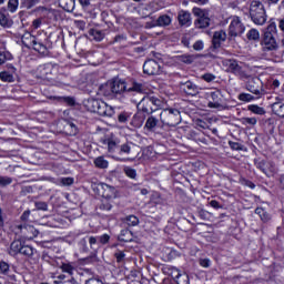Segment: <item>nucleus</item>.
Here are the masks:
<instances>
[{"instance_id": "nucleus-1", "label": "nucleus", "mask_w": 284, "mask_h": 284, "mask_svg": "<svg viewBox=\"0 0 284 284\" xmlns=\"http://www.w3.org/2000/svg\"><path fill=\"white\" fill-rule=\"evenodd\" d=\"M263 52H274L278 50V42H276V23H271L264 31L261 41Z\"/></svg>"}, {"instance_id": "nucleus-2", "label": "nucleus", "mask_w": 284, "mask_h": 284, "mask_svg": "<svg viewBox=\"0 0 284 284\" xmlns=\"http://www.w3.org/2000/svg\"><path fill=\"white\" fill-rule=\"evenodd\" d=\"M250 17L251 21L255 26H265L267 22V12L265 11V4L260 0H253L250 4Z\"/></svg>"}, {"instance_id": "nucleus-3", "label": "nucleus", "mask_w": 284, "mask_h": 284, "mask_svg": "<svg viewBox=\"0 0 284 284\" xmlns=\"http://www.w3.org/2000/svg\"><path fill=\"white\" fill-rule=\"evenodd\" d=\"M8 254L10 256H27V258H30V256H34V247L26 244V242L21 240H14L11 242Z\"/></svg>"}, {"instance_id": "nucleus-4", "label": "nucleus", "mask_w": 284, "mask_h": 284, "mask_svg": "<svg viewBox=\"0 0 284 284\" xmlns=\"http://www.w3.org/2000/svg\"><path fill=\"white\" fill-rule=\"evenodd\" d=\"M111 85L114 94H122V92H136L141 94L143 92V84L133 81L131 87H128L125 82L121 80H111Z\"/></svg>"}, {"instance_id": "nucleus-5", "label": "nucleus", "mask_w": 284, "mask_h": 284, "mask_svg": "<svg viewBox=\"0 0 284 284\" xmlns=\"http://www.w3.org/2000/svg\"><path fill=\"white\" fill-rule=\"evenodd\" d=\"M160 121L163 125H169V128H176L181 123V111L179 109H165L160 114Z\"/></svg>"}, {"instance_id": "nucleus-6", "label": "nucleus", "mask_w": 284, "mask_h": 284, "mask_svg": "<svg viewBox=\"0 0 284 284\" xmlns=\"http://www.w3.org/2000/svg\"><path fill=\"white\" fill-rule=\"evenodd\" d=\"M244 79H247L245 83L246 90L251 92V94H254L256 99H261V97L265 94V90L263 89V81H261L258 77L247 75V78Z\"/></svg>"}, {"instance_id": "nucleus-7", "label": "nucleus", "mask_w": 284, "mask_h": 284, "mask_svg": "<svg viewBox=\"0 0 284 284\" xmlns=\"http://www.w3.org/2000/svg\"><path fill=\"white\" fill-rule=\"evenodd\" d=\"M222 65L226 68V72H231V74H235V77H240V79H247V72L243 70V67L239 61L234 59H225L222 61Z\"/></svg>"}, {"instance_id": "nucleus-8", "label": "nucleus", "mask_w": 284, "mask_h": 284, "mask_svg": "<svg viewBox=\"0 0 284 284\" xmlns=\"http://www.w3.org/2000/svg\"><path fill=\"white\" fill-rule=\"evenodd\" d=\"M206 99L209 100L207 108L219 110L223 108V94L220 90L211 91L206 93Z\"/></svg>"}, {"instance_id": "nucleus-9", "label": "nucleus", "mask_w": 284, "mask_h": 284, "mask_svg": "<svg viewBox=\"0 0 284 284\" xmlns=\"http://www.w3.org/2000/svg\"><path fill=\"white\" fill-rule=\"evenodd\" d=\"M243 32H245V26H243L239 17H233L229 27L230 38L235 39V37H241Z\"/></svg>"}, {"instance_id": "nucleus-10", "label": "nucleus", "mask_w": 284, "mask_h": 284, "mask_svg": "<svg viewBox=\"0 0 284 284\" xmlns=\"http://www.w3.org/2000/svg\"><path fill=\"white\" fill-rule=\"evenodd\" d=\"M98 194L102 196V199L112 200L116 199V189L106 183L100 182L97 186Z\"/></svg>"}, {"instance_id": "nucleus-11", "label": "nucleus", "mask_w": 284, "mask_h": 284, "mask_svg": "<svg viewBox=\"0 0 284 284\" xmlns=\"http://www.w3.org/2000/svg\"><path fill=\"white\" fill-rule=\"evenodd\" d=\"M54 70H57V67L52 63L42 64L37 69V77L44 81L50 80Z\"/></svg>"}, {"instance_id": "nucleus-12", "label": "nucleus", "mask_w": 284, "mask_h": 284, "mask_svg": "<svg viewBox=\"0 0 284 284\" xmlns=\"http://www.w3.org/2000/svg\"><path fill=\"white\" fill-rule=\"evenodd\" d=\"M172 23V18L168 14L160 16L156 20H151L145 22V28H156L159 26L160 28H165Z\"/></svg>"}, {"instance_id": "nucleus-13", "label": "nucleus", "mask_w": 284, "mask_h": 284, "mask_svg": "<svg viewBox=\"0 0 284 284\" xmlns=\"http://www.w3.org/2000/svg\"><path fill=\"white\" fill-rule=\"evenodd\" d=\"M180 90L182 92L186 93L187 97H196L200 92V88L192 81H186V82H180L179 84Z\"/></svg>"}, {"instance_id": "nucleus-14", "label": "nucleus", "mask_w": 284, "mask_h": 284, "mask_svg": "<svg viewBox=\"0 0 284 284\" xmlns=\"http://www.w3.org/2000/svg\"><path fill=\"white\" fill-rule=\"evenodd\" d=\"M31 43L33 50L41 54V57H48V54H50V50L48 49V44H45V42L37 39L36 37H31Z\"/></svg>"}, {"instance_id": "nucleus-15", "label": "nucleus", "mask_w": 284, "mask_h": 284, "mask_svg": "<svg viewBox=\"0 0 284 284\" xmlns=\"http://www.w3.org/2000/svg\"><path fill=\"white\" fill-rule=\"evenodd\" d=\"M143 101L146 105H150V103H152V105H154V108H151V113L156 112V110H159V108H161V101L159 100V98L154 97V94H152V93L149 94V93L144 92ZM143 112L150 113V111H148V108H144Z\"/></svg>"}, {"instance_id": "nucleus-16", "label": "nucleus", "mask_w": 284, "mask_h": 284, "mask_svg": "<svg viewBox=\"0 0 284 284\" xmlns=\"http://www.w3.org/2000/svg\"><path fill=\"white\" fill-rule=\"evenodd\" d=\"M143 72L144 74L154 75L161 72V65L155 60L149 59L143 64Z\"/></svg>"}, {"instance_id": "nucleus-17", "label": "nucleus", "mask_w": 284, "mask_h": 284, "mask_svg": "<svg viewBox=\"0 0 284 284\" xmlns=\"http://www.w3.org/2000/svg\"><path fill=\"white\" fill-rule=\"evenodd\" d=\"M18 230L26 239H36L39 236V230L32 225H18Z\"/></svg>"}, {"instance_id": "nucleus-18", "label": "nucleus", "mask_w": 284, "mask_h": 284, "mask_svg": "<svg viewBox=\"0 0 284 284\" xmlns=\"http://www.w3.org/2000/svg\"><path fill=\"white\" fill-rule=\"evenodd\" d=\"M187 139L191 141H195L199 145H207V138H205V133L201 131H190L187 133Z\"/></svg>"}, {"instance_id": "nucleus-19", "label": "nucleus", "mask_w": 284, "mask_h": 284, "mask_svg": "<svg viewBox=\"0 0 284 284\" xmlns=\"http://www.w3.org/2000/svg\"><path fill=\"white\" fill-rule=\"evenodd\" d=\"M100 116H114V108L108 105V103L100 101L98 105V111L95 112Z\"/></svg>"}, {"instance_id": "nucleus-20", "label": "nucleus", "mask_w": 284, "mask_h": 284, "mask_svg": "<svg viewBox=\"0 0 284 284\" xmlns=\"http://www.w3.org/2000/svg\"><path fill=\"white\" fill-rule=\"evenodd\" d=\"M225 39H227V33H225V31L223 30L215 31L212 39L213 48L215 50L221 48V43H223Z\"/></svg>"}, {"instance_id": "nucleus-21", "label": "nucleus", "mask_w": 284, "mask_h": 284, "mask_svg": "<svg viewBox=\"0 0 284 284\" xmlns=\"http://www.w3.org/2000/svg\"><path fill=\"white\" fill-rule=\"evenodd\" d=\"M99 94H102V97H109L110 99H112V97H114V92L112 89V81H108L104 84H101L99 87Z\"/></svg>"}, {"instance_id": "nucleus-22", "label": "nucleus", "mask_w": 284, "mask_h": 284, "mask_svg": "<svg viewBox=\"0 0 284 284\" xmlns=\"http://www.w3.org/2000/svg\"><path fill=\"white\" fill-rule=\"evenodd\" d=\"M131 125H133V128H142L143 125V110H141V103L138 104V112L133 115Z\"/></svg>"}, {"instance_id": "nucleus-23", "label": "nucleus", "mask_w": 284, "mask_h": 284, "mask_svg": "<svg viewBox=\"0 0 284 284\" xmlns=\"http://www.w3.org/2000/svg\"><path fill=\"white\" fill-rule=\"evenodd\" d=\"M178 21L180 26L190 27L192 24V16L187 11H180L178 16Z\"/></svg>"}, {"instance_id": "nucleus-24", "label": "nucleus", "mask_w": 284, "mask_h": 284, "mask_svg": "<svg viewBox=\"0 0 284 284\" xmlns=\"http://www.w3.org/2000/svg\"><path fill=\"white\" fill-rule=\"evenodd\" d=\"M14 21L10 18V14L6 11H0V26L1 28H12Z\"/></svg>"}, {"instance_id": "nucleus-25", "label": "nucleus", "mask_w": 284, "mask_h": 284, "mask_svg": "<svg viewBox=\"0 0 284 284\" xmlns=\"http://www.w3.org/2000/svg\"><path fill=\"white\" fill-rule=\"evenodd\" d=\"M156 125H159V118L154 115H149L144 125L146 131L154 132L156 130Z\"/></svg>"}, {"instance_id": "nucleus-26", "label": "nucleus", "mask_w": 284, "mask_h": 284, "mask_svg": "<svg viewBox=\"0 0 284 284\" xmlns=\"http://www.w3.org/2000/svg\"><path fill=\"white\" fill-rule=\"evenodd\" d=\"M211 19L207 16H204L202 18H197L194 21V26L197 30H204L205 28H210Z\"/></svg>"}, {"instance_id": "nucleus-27", "label": "nucleus", "mask_w": 284, "mask_h": 284, "mask_svg": "<svg viewBox=\"0 0 284 284\" xmlns=\"http://www.w3.org/2000/svg\"><path fill=\"white\" fill-rule=\"evenodd\" d=\"M58 3L65 12H74L75 0H58Z\"/></svg>"}, {"instance_id": "nucleus-28", "label": "nucleus", "mask_w": 284, "mask_h": 284, "mask_svg": "<svg viewBox=\"0 0 284 284\" xmlns=\"http://www.w3.org/2000/svg\"><path fill=\"white\" fill-rule=\"evenodd\" d=\"M101 103V100H97L94 98L88 99L85 102V108L89 110V112H94L99 110V105Z\"/></svg>"}, {"instance_id": "nucleus-29", "label": "nucleus", "mask_w": 284, "mask_h": 284, "mask_svg": "<svg viewBox=\"0 0 284 284\" xmlns=\"http://www.w3.org/2000/svg\"><path fill=\"white\" fill-rule=\"evenodd\" d=\"M39 3H41V0H20V8L22 10H32Z\"/></svg>"}, {"instance_id": "nucleus-30", "label": "nucleus", "mask_w": 284, "mask_h": 284, "mask_svg": "<svg viewBox=\"0 0 284 284\" xmlns=\"http://www.w3.org/2000/svg\"><path fill=\"white\" fill-rule=\"evenodd\" d=\"M132 239H133L132 231L128 229L122 230L119 235V241H121L122 243H130Z\"/></svg>"}, {"instance_id": "nucleus-31", "label": "nucleus", "mask_w": 284, "mask_h": 284, "mask_svg": "<svg viewBox=\"0 0 284 284\" xmlns=\"http://www.w3.org/2000/svg\"><path fill=\"white\" fill-rule=\"evenodd\" d=\"M89 34L93 37L94 41H103L105 39V33L99 29H91Z\"/></svg>"}, {"instance_id": "nucleus-32", "label": "nucleus", "mask_w": 284, "mask_h": 284, "mask_svg": "<svg viewBox=\"0 0 284 284\" xmlns=\"http://www.w3.org/2000/svg\"><path fill=\"white\" fill-rule=\"evenodd\" d=\"M98 210H100V212H110V210H112V200L102 199Z\"/></svg>"}, {"instance_id": "nucleus-33", "label": "nucleus", "mask_w": 284, "mask_h": 284, "mask_svg": "<svg viewBox=\"0 0 284 284\" xmlns=\"http://www.w3.org/2000/svg\"><path fill=\"white\" fill-rule=\"evenodd\" d=\"M94 165H95V168H99L100 170H106V168H108V165H110V163L108 162V160H105V158L98 156L94 160Z\"/></svg>"}, {"instance_id": "nucleus-34", "label": "nucleus", "mask_w": 284, "mask_h": 284, "mask_svg": "<svg viewBox=\"0 0 284 284\" xmlns=\"http://www.w3.org/2000/svg\"><path fill=\"white\" fill-rule=\"evenodd\" d=\"M255 214L260 215V219H261V221H263V223H267V221H270V219H272L270 216V213H267L265 211V209H263V207H256L255 209Z\"/></svg>"}, {"instance_id": "nucleus-35", "label": "nucleus", "mask_w": 284, "mask_h": 284, "mask_svg": "<svg viewBox=\"0 0 284 284\" xmlns=\"http://www.w3.org/2000/svg\"><path fill=\"white\" fill-rule=\"evenodd\" d=\"M60 270L65 274H69V276L74 275V265H72V263H62Z\"/></svg>"}, {"instance_id": "nucleus-36", "label": "nucleus", "mask_w": 284, "mask_h": 284, "mask_svg": "<svg viewBox=\"0 0 284 284\" xmlns=\"http://www.w3.org/2000/svg\"><path fill=\"white\" fill-rule=\"evenodd\" d=\"M0 79L4 81V83H14V75L8 71L0 72Z\"/></svg>"}, {"instance_id": "nucleus-37", "label": "nucleus", "mask_w": 284, "mask_h": 284, "mask_svg": "<svg viewBox=\"0 0 284 284\" xmlns=\"http://www.w3.org/2000/svg\"><path fill=\"white\" fill-rule=\"evenodd\" d=\"M248 41H258L261 39V33H258V30L251 29L246 34Z\"/></svg>"}, {"instance_id": "nucleus-38", "label": "nucleus", "mask_w": 284, "mask_h": 284, "mask_svg": "<svg viewBox=\"0 0 284 284\" xmlns=\"http://www.w3.org/2000/svg\"><path fill=\"white\" fill-rule=\"evenodd\" d=\"M12 53H10L9 51H0V65H3L6 61H12Z\"/></svg>"}, {"instance_id": "nucleus-39", "label": "nucleus", "mask_w": 284, "mask_h": 284, "mask_svg": "<svg viewBox=\"0 0 284 284\" xmlns=\"http://www.w3.org/2000/svg\"><path fill=\"white\" fill-rule=\"evenodd\" d=\"M247 110H250V112H253V114H260V115L265 114V109H263V106H258L256 104L248 105Z\"/></svg>"}, {"instance_id": "nucleus-40", "label": "nucleus", "mask_w": 284, "mask_h": 284, "mask_svg": "<svg viewBox=\"0 0 284 284\" xmlns=\"http://www.w3.org/2000/svg\"><path fill=\"white\" fill-rule=\"evenodd\" d=\"M237 99L239 101H243L244 103H250L251 101H254V99L256 98L250 93H240Z\"/></svg>"}, {"instance_id": "nucleus-41", "label": "nucleus", "mask_w": 284, "mask_h": 284, "mask_svg": "<svg viewBox=\"0 0 284 284\" xmlns=\"http://www.w3.org/2000/svg\"><path fill=\"white\" fill-rule=\"evenodd\" d=\"M124 223H126V225H139V217L135 215H128L126 217H124Z\"/></svg>"}, {"instance_id": "nucleus-42", "label": "nucleus", "mask_w": 284, "mask_h": 284, "mask_svg": "<svg viewBox=\"0 0 284 284\" xmlns=\"http://www.w3.org/2000/svg\"><path fill=\"white\" fill-rule=\"evenodd\" d=\"M89 245H90L91 250H93V252H97V250H99V245H100L99 237L90 236Z\"/></svg>"}, {"instance_id": "nucleus-43", "label": "nucleus", "mask_w": 284, "mask_h": 284, "mask_svg": "<svg viewBox=\"0 0 284 284\" xmlns=\"http://www.w3.org/2000/svg\"><path fill=\"white\" fill-rule=\"evenodd\" d=\"M10 273V264L4 261H0V274L7 276Z\"/></svg>"}, {"instance_id": "nucleus-44", "label": "nucleus", "mask_w": 284, "mask_h": 284, "mask_svg": "<svg viewBox=\"0 0 284 284\" xmlns=\"http://www.w3.org/2000/svg\"><path fill=\"white\" fill-rule=\"evenodd\" d=\"M11 183L12 178L0 175V187H8V185H11Z\"/></svg>"}, {"instance_id": "nucleus-45", "label": "nucleus", "mask_w": 284, "mask_h": 284, "mask_svg": "<svg viewBox=\"0 0 284 284\" xmlns=\"http://www.w3.org/2000/svg\"><path fill=\"white\" fill-rule=\"evenodd\" d=\"M17 8H19V0H9L8 2L9 12H17Z\"/></svg>"}, {"instance_id": "nucleus-46", "label": "nucleus", "mask_w": 284, "mask_h": 284, "mask_svg": "<svg viewBox=\"0 0 284 284\" xmlns=\"http://www.w3.org/2000/svg\"><path fill=\"white\" fill-rule=\"evenodd\" d=\"M124 173L126 174V176H129V179H136V170L130 166L124 168Z\"/></svg>"}, {"instance_id": "nucleus-47", "label": "nucleus", "mask_w": 284, "mask_h": 284, "mask_svg": "<svg viewBox=\"0 0 284 284\" xmlns=\"http://www.w3.org/2000/svg\"><path fill=\"white\" fill-rule=\"evenodd\" d=\"M241 121L243 125H256L257 123L256 118H242Z\"/></svg>"}, {"instance_id": "nucleus-48", "label": "nucleus", "mask_w": 284, "mask_h": 284, "mask_svg": "<svg viewBox=\"0 0 284 284\" xmlns=\"http://www.w3.org/2000/svg\"><path fill=\"white\" fill-rule=\"evenodd\" d=\"M192 12H193V14L195 16V17H197V19H201V18H203V17H207L206 14H205V10H203V9H201V8H193V10H192Z\"/></svg>"}, {"instance_id": "nucleus-49", "label": "nucleus", "mask_w": 284, "mask_h": 284, "mask_svg": "<svg viewBox=\"0 0 284 284\" xmlns=\"http://www.w3.org/2000/svg\"><path fill=\"white\" fill-rule=\"evenodd\" d=\"M98 242L100 243V245H108V243H110V235L103 234L98 236Z\"/></svg>"}, {"instance_id": "nucleus-50", "label": "nucleus", "mask_w": 284, "mask_h": 284, "mask_svg": "<svg viewBox=\"0 0 284 284\" xmlns=\"http://www.w3.org/2000/svg\"><path fill=\"white\" fill-rule=\"evenodd\" d=\"M131 150L130 143H124L120 146V154H130Z\"/></svg>"}, {"instance_id": "nucleus-51", "label": "nucleus", "mask_w": 284, "mask_h": 284, "mask_svg": "<svg viewBox=\"0 0 284 284\" xmlns=\"http://www.w3.org/2000/svg\"><path fill=\"white\" fill-rule=\"evenodd\" d=\"M106 145H108L109 152H114V150H116V142L114 140L108 139Z\"/></svg>"}, {"instance_id": "nucleus-52", "label": "nucleus", "mask_w": 284, "mask_h": 284, "mask_svg": "<svg viewBox=\"0 0 284 284\" xmlns=\"http://www.w3.org/2000/svg\"><path fill=\"white\" fill-rule=\"evenodd\" d=\"M114 256H115L118 263H123V261H125V253L122 251H118L114 254Z\"/></svg>"}, {"instance_id": "nucleus-53", "label": "nucleus", "mask_w": 284, "mask_h": 284, "mask_svg": "<svg viewBox=\"0 0 284 284\" xmlns=\"http://www.w3.org/2000/svg\"><path fill=\"white\" fill-rule=\"evenodd\" d=\"M258 170H262L264 174L267 172V162L265 160L258 161L256 163Z\"/></svg>"}, {"instance_id": "nucleus-54", "label": "nucleus", "mask_w": 284, "mask_h": 284, "mask_svg": "<svg viewBox=\"0 0 284 284\" xmlns=\"http://www.w3.org/2000/svg\"><path fill=\"white\" fill-rule=\"evenodd\" d=\"M42 23H43V19L42 18L34 19L32 21L33 30H39V28H41Z\"/></svg>"}, {"instance_id": "nucleus-55", "label": "nucleus", "mask_w": 284, "mask_h": 284, "mask_svg": "<svg viewBox=\"0 0 284 284\" xmlns=\"http://www.w3.org/2000/svg\"><path fill=\"white\" fill-rule=\"evenodd\" d=\"M36 207L42 212H48V203L45 202H36Z\"/></svg>"}, {"instance_id": "nucleus-56", "label": "nucleus", "mask_w": 284, "mask_h": 284, "mask_svg": "<svg viewBox=\"0 0 284 284\" xmlns=\"http://www.w3.org/2000/svg\"><path fill=\"white\" fill-rule=\"evenodd\" d=\"M202 79L204 81H206L207 83H212V81H214V79H216V75H214L212 73H205L202 75Z\"/></svg>"}, {"instance_id": "nucleus-57", "label": "nucleus", "mask_w": 284, "mask_h": 284, "mask_svg": "<svg viewBox=\"0 0 284 284\" xmlns=\"http://www.w3.org/2000/svg\"><path fill=\"white\" fill-rule=\"evenodd\" d=\"M128 119H129V115L125 112L120 113L118 116L119 123H126Z\"/></svg>"}, {"instance_id": "nucleus-58", "label": "nucleus", "mask_w": 284, "mask_h": 284, "mask_svg": "<svg viewBox=\"0 0 284 284\" xmlns=\"http://www.w3.org/2000/svg\"><path fill=\"white\" fill-rule=\"evenodd\" d=\"M61 183H62V185H72V184H74V179L73 178H62Z\"/></svg>"}, {"instance_id": "nucleus-59", "label": "nucleus", "mask_w": 284, "mask_h": 284, "mask_svg": "<svg viewBox=\"0 0 284 284\" xmlns=\"http://www.w3.org/2000/svg\"><path fill=\"white\" fill-rule=\"evenodd\" d=\"M62 101L64 103H67V105H74V103H75L74 98H72V97H63Z\"/></svg>"}, {"instance_id": "nucleus-60", "label": "nucleus", "mask_w": 284, "mask_h": 284, "mask_svg": "<svg viewBox=\"0 0 284 284\" xmlns=\"http://www.w3.org/2000/svg\"><path fill=\"white\" fill-rule=\"evenodd\" d=\"M229 145L232 150H243V145L239 142H229Z\"/></svg>"}, {"instance_id": "nucleus-61", "label": "nucleus", "mask_w": 284, "mask_h": 284, "mask_svg": "<svg viewBox=\"0 0 284 284\" xmlns=\"http://www.w3.org/2000/svg\"><path fill=\"white\" fill-rule=\"evenodd\" d=\"M4 72H8L14 77V74H17V68H14L12 64H7V70Z\"/></svg>"}, {"instance_id": "nucleus-62", "label": "nucleus", "mask_w": 284, "mask_h": 284, "mask_svg": "<svg viewBox=\"0 0 284 284\" xmlns=\"http://www.w3.org/2000/svg\"><path fill=\"white\" fill-rule=\"evenodd\" d=\"M85 284H104L103 281L95 278V277H91L89 280L85 281Z\"/></svg>"}, {"instance_id": "nucleus-63", "label": "nucleus", "mask_w": 284, "mask_h": 284, "mask_svg": "<svg viewBox=\"0 0 284 284\" xmlns=\"http://www.w3.org/2000/svg\"><path fill=\"white\" fill-rule=\"evenodd\" d=\"M204 45H203V41L197 40L194 44H193V49L196 50L197 52H200V50H203Z\"/></svg>"}, {"instance_id": "nucleus-64", "label": "nucleus", "mask_w": 284, "mask_h": 284, "mask_svg": "<svg viewBox=\"0 0 284 284\" xmlns=\"http://www.w3.org/2000/svg\"><path fill=\"white\" fill-rule=\"evenodd\" d=\"M200 265L201 267H210V258H201Z\"/></svg>"}]
</instances>
